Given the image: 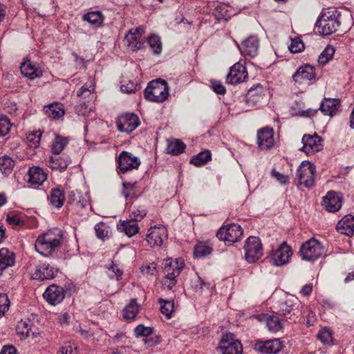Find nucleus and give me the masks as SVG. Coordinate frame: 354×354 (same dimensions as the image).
I'll return each mask as SVG.
<instances>
[{
  "mask_svg": "<svg viewBox=\"0 0 354 354\" xmlns=\"http://www.w3.org/2000/svg\"><path fill=\"white\" fill-rule=\"evenodd\" d=\"M63 240L64 234L62 230L58 227H55L37 237L35 243V248L42 256L48 257L61 246Z\"/></svg>",
  "mask_w": 354,
  "mask_h": 354,
  "instance_id": "f257e3e1",
  "label": "nucleus"
},
{
  "mask_svg": "<svg viewBox=\"0 0 354 354\" xmlns=\"http://www.w3.org/2000/svg\"><path fill=\"white\" fill-rule=\"evenodd\" d=\"M169 86L166 80L158 78L150 81L144 90V97L147 101L161 103L169 95Z\"/></svg>",
  "mask_w": 354,
  "mask_h": 354,
  "instance_id": "f03ea898",
  "label": "nucleus"
},
{
  "mask_svg": "<svg viewBox=\"0 0 354 354\" xmlns=\"http://www.w3.org/2000/svg\"><path fill=\"white\" fill-rule=\"evenodd\" d=\"M292 254V248L286 241H283L277 249L272 250L264 261H268L274 266H282L289 263Z\"/></svg>",
  "mask_w": 354,
  "mask_h": 354,
  "instance_id": "7ed1b4c3",
  "label": "nucleus"
},
{
  "mask_svg": "<svg viewBox=\"0 0 354 354\" xmlns=\"http://www.w3.org/2000/svg\"><path fill=\"white\" fill-rule=\"evenodd\" d=\"M340 22L334 12H324L315 23L319 32L322 35H330L337 30Z\"/></svg>",
  "mask_w": 354,
  "mask_h": 354,
  "instance_id": "20e7f679",
  "label": "nucleus"
},
{
  "mask_svg": "<svg viewBox=\"0 0 354 354\" xmlns=\"http://www.w3.org/2000/svg\"><path fill=\"white\" fill-rule=\"evenodd\" d=\"M243 234V230L239 224L230 223L219 228L216 232V237L223 241L227 245L239 241Z\"/></svg>",
  "mask_w": 354,
  "mask_h": 354,
  "instance_id": "39448f33",
  "label": "nucleus"
},
{
  "mask_svg": "<svg viewBox=\"0 0 354 354\" xmlns=\"http://www.w3.org/2000/svg\"><path fill=\"white\" fill-rule=\"evenodd\" d=\"M323 252V245L315 238H311L305 241L299 250V254L302 259L308 261L317 260L322 255Z\"/></svg>",
  "mask_w": 354,
  "mask_h": 354,
  "instance_id": "423d86ee",
  "label": "nucleus"
},
{
  "mask_svg": "<svg viewBox=\"0 0 354 354\" xmlns=\"http://www.w3.org/2000/svg\"><path fill=\"white\" fill-rule=\"evenodd\" d=\"M218 348L222 354H242L243 346L235 335L232 333H223L219 341Z\"/></svg>",
  "mask_w": 354,
  "mask_h": 354,
  "instance_id": "0eeeda50",
  "label": "nucleus"
},
{
  "mask_svg": "<svg viewBox=\"0 0 354 354\" xmlns=\"http://www.w3.org/2000/svg\"><path fill=\"white\" fill-rule=\"evenodd\" d=\"M245 259L249 263H255L263 255V248L261 239L257 236H249L243 247Z\"/></svg>",
  "mask_w": 354,
  "mask_h": 354,
  "instance_id": "6e6552de",
  "label": "nucleus"
},
{
  "mask_svg": "<svg viewBox=\"0 0 354 354\" xmlns=\"http://www.w3.org/2000/svg\"><path fill=\"white\" fill-rule=\"evenodd\" d=\"M253 349L261 354H278L283 348V342L277 338L257 339L253 342Z\"/></svg>",
  "mask_w": 354,
  "mask_h": 354,
  "instance_id": "1a4fd4ad",
  "label": "nucleus"
},
{
  "mask_svg": "<svg viewBox=\"0 0 354 354\" xmlns=\"http://www.w3.org/2000/svg\"><path fill=\"white\" fill-rule=\"evenodd\" d=\"M315 166L309 161H303L297 169L299 184L310 188L314 186Z\"/></svg>",
  "mask_w": 354,
  "mask_h": 354,
  "instance_id": "9d476101",
  "label": "nucleus"
},
{
  "mask_svg": "<svg viewBox=\"0 0 354 354\" xmlns=\"http://www.w3.org/2000/svg\"><path fill=\"white\" fill-rule=\"evenodd\" d=\"M118 174H125L133 169H138L141 162L138 157L127 151H122L117 158Z\"/></svg>",
  "mask_w": 354,
  "mask_h": 354,
  "instance_id": "9b49d317",
  "label": "nucleus"
},
{
  "mask_svg": "<svg viewBox=\"0 0 354 354\" xmlns=\"http://www.w3.org/2000/svg\"><path fill=\"white\" fill-rule=\"evenodd\" d=\"M140 120L135 113H125L118 117L116 124L119 131L127 133L133 132L139 125Z\"/></svg>",
  "mask_w": 354,
  "mask_h": 354,
  "instance_id": "f8f14e48",
  "label": "nucleus"
},
{
  "mask_svg": "<svg viewBox=\"0 0 354 354\" xmlns=\"http://www.w3.org/2000/svg\"><path fill=\"white\" fill-rule=\"evenodd\" d=\"M245 101L248 105L261 107L266 103V91L259 84L251 87L245 95Z\"/></svg>",
  "mask_w": 354,
  "mask_h": 354,
  "instance_id": "ddd939ff",
  "label": "nucleus"
},
{
  "mask_svg": "<svg viewBox=\"0 0 354 354\" xmlns=\"http://www.w3.org/2000/svg\"><path fill=\"white\" fill-rule=\"evenodd\" d=\"M322 142V138L316 133L313 135L305 134L301 139L303 147L300 150L307 155L314 153L323 149Z\"/></svg>",
  "mask_w": 354,
  "mask_h": 354,
  "instance_id": "4468645a",
  "label": "nucleus"
},
{
  "mask_svg": "<svg viewBox=\"0 0 354 354\" xmlns=\"http://www.w3.org/2000/svg\"><path fill=\"white\" fill-rule=\"evenodd\" d=\"M248 77L246 67L239 62L234 64L230 69L226 77L229 84H236L245 82Z\"/></svg>",
  "mask_w": 354,
  "mask_h": 354,
  "instance_id": "2eb2a0df",
  "label": "nucleus"
},
{
  "mask_svg": "<svg viewBox=\"0 0 354 354\" xmlns=\"http://www.w3.org/2000/svg\"><path fill=\"white\" fill-rule=\"evenodd\" d=\"M257 143L261 150H268L274 145V130L272 127H266L257 132Z\"/></svg>",
  "mask_w": 354,
  "mask_h": 354,
  "instance_id": "dca6fc26",
  "label": "nucleus"
},
{
  "mask_svg": "<svg viewBox=\"0 0 354 354\" xmlns=\"http://www.w3.org/2000/svg\"><path fill=\"white\" fill-rule=\"evenodd\" d=\"M315 68L310 64H304L297 68L292 75V79L295 82L301 83L304 80L314 81L317 80Z\"/></svg>",
  "mask_w": 354,
  "mask_h": 354,
  "instance_id": "f3484780",
  "label": "nucleus"
},
{
  "mask_svg": "<svg viewBox=\"0 0 354 354\" xmlns=\"http://www.w3.org/2000/svg\"><path fill=\"white\" fill-rule=\"evenodd\" d=\"M184 260L182 258H177L173 260L172 258L165 259L163 272L165 276L178 277L184 267Z\"/></svg>",
  "mask_w": 354,
  "mask_h": 354,
  "instance_id": "a211bd4d",
  "label": "nucleus"
},
{
  "mask_svg": "<svg viewBox=\"0 0 354 354\" xmlns=\"http://www.w3.org/2000/svg\"><path fill=\"white\" fill-rule=\"evenodd\" d=\"M259 47V41L257 36L251 35L244 39L241 46H239L242 55L251 57L257 56Z\"/></svg>",
  "mask_w": 354,
  "mask_h": 354,
  "instance_id": "6ab92c4d",
  "label": "nucleus"
},
{
  "mask_svg": "<svg viewBox=\"0 0 354 354\" xmlns=\"http://www.w3.org/2000/svg\"><path fill=\"white\" fill-rule=\"evenodd\" d=\"M341 101L339 98L324 97L322 101L319 109L325 115L333 117L341 111Z\"/></svg>",
  "mask_w": 354,
  "mask_h": 354,
  "instance_id": "aec40b11",
  "label": "nucleus"
},
{
  "mask_svg": "<svg viewBox=\"0 0 354 354\" xmlns=\"http://www.w3.org/2000/svg\"><path fill=\"white\" fill-rule=\"evenodd\" d=\"M44 298L51 305H56L60 303L64 298V288L56 285H51L46 290Z\"/></svg>",
  "mask_w": 354,
  "mask_h": 354,
  "instance_id": "412c9836",
  "label": "nucleus"
},
{
  "mask_svg": "<svg viewBox=\"0 0 354 354\" xmlns=\"http://www.w3.org/2000/svg\"><path fill=\"white\" fill-rule=\"evenodd\" d=\"M54 277L55 272L53 268L46 263L37 265L31 274V277L33 280L39 281L52 279Z\"/></svg>",
  "mask_w": 354,
  "mask_h": 354,
  "instance_id": "4be33fe9",
  "label": "nucleus"
},
{
  "mask_svg": "<svg viewBox=\"0 0 354 354\" xmlns=\"http://www.w3.org/2000/svg\"><path fill=\"white\" fill-rule=\"evenodd\" d=\"M255 317L261 322H265L268 330L272 333H277L283 328L282 320L274 315L261 314Z\"/></svg>",
  "mask_w": 354,
  "mask_h": 354,
  "instance_id": "5701e85b",
  "label": "nucleus"
},
{
  "mask_svg": "<svg viewBox=\"0 0 354 354\" xmlns=\"http://www.w3.org/2000/svg\"><path fill=\"white\" fill-rule=\"evenodd\" d=\"M167 237V230L165 227H154L147 234L146 241L151 247L160 246Z\"/></svg>",
  "mask_w": 354,
  "mask_h": 354,
  "instance_id": "b1692460",
  "label": "nucleus"
},
{
  "mask_svg": "<svg viewBox=\"0 0 354 354\" xmlns=\"http://www.w3.org/2000/svg\"><path fill=\"white\" fill-rule=\"evenodd\" d=\"M322 205L329 212H337L342 207V198L335 191H329L323 197Z\"/></svg>",
  "mask_w": 354,
  "mask_h": 354,
  "instance_id": "393cba45",
  "label": "nucleus"
},
{
  "mask_svg": "<svg viewBox=\"0 0 354 354\" xmlns=\"http://www.w3.org/2000/svg\"><path fill=\"white\" fill-rule=\"evenodd\" d=\"M337 231L340 234L351 236L354 234V216L345 215L337 224Z\"/></svg>",
  "mask_w": 354,
  "mask_h": 354,
  "instance_id": "a878e982",
  "label": "nucleus"
},
{
  "mask_svg": "<svg viewBox=\"0 0 354 354\" xmlns=\"http://www.w3.org/2000/svg\"><path fill=\"white\" fill-rule=\"evenodd\" d=\"M28 182L32 185H41L46 180L47 174L39 167H30L28 171Z\"/></svg>",
  "mask_w": 354,
  "mask_h": 354,
  "instance_id": "bb28decb",
  "label": "nucleus"
},
{
  "mask_svg": "<svg viewBox=\"0 0 354 354\" xmlns=\"http://www.w3.org/2000/svg\"><path fill=\"white\" fill-rule=\"evenodd\" d=\"M137 221L138 218L120 221L117 225V229L120 232H124L129 237H131L139 232Z\"/></svg>",
  "mask_w": 354,
  "mask_h": 354,
  "instance_id": "cd10ccee",
  "label": "nucleus"
},
{
  "mask_svg": "<svg viewBox=\"0 0 354 354\" xmlns=\"http://www.w3.org/2000/svg\"><path fill=\"white\" fill-rule=\"evenodd\" d=\"M46 115L52 119H59L65 114L64 105L60 103H52L44 107Z\"/></svg>",
  "mask_w": 354,
  "mask_h": 354,
  "instance_id": "c85d7f7f",
  "label": "nucleus"
},
{
  "mask_svg": "<svg viewBox=\"0 0 354 354\" xmlns=\"http://www.w3.org/2000/svg\"><path fill=\"white\" fill-rule=\"evenodd\" d=\"M15 262V254L7 248H1L0 250V275L6 268L14 266Z\"/></svg>",
  "mask_w": 354,
  "mask_h": 354,
  "instance_id": "c756f323",
  "label": "nucleus"
},
{
  "mask_svg": "<svg viewBox=\"0 0 354 354\" xmlns=\"http://www.w3.org/2000/svg\"><path fill=\"white\" fill-rule=\"evenodd\" d=\"M21 74L29 78L34 80L42 75L41 71L36 68L35 66L29 60L23 62L20 66Z\"/></svg>",
  "mask_w": 354,
  "mask_h": 354,
  "instance_id": "7c9ffc66",
  "label": "nucleus"
},
{
  "mask_svg": "<svg viewBox=\"0 0 354 354\" xmlns=\"http://www.w3.org/2000/svg\"><path fill=\"white\" fill-rule=\"evenodd\" d=\"M50 204L55 208L59 209L63 206L65 201V193L59 187L53 188L48 197Z\"/></svg>",
  "mask_w": 354,
  "mask_h": 354,
  "instance_id": "2f4dec72",
  "label": "nucleus"
},
{
  "mask_svg": "<svg viewBox=\"0 0 354 354\" xmlns=\"http://www.w3.org/2000/svg\"><path fill=\"white\" fill-rule=\"evenodd\" d=\"M32 327L33 325L30 319H21L16 326V331L18 335L23 337H35L36 335L35 332L32 331Z\"/></svg>",
  "mask_w": 354,
  "mask_h": 354,
  "instance_id": "473e14b6",
  "label": "nucleus"
},
{
  "mask_svg": "<svg viewBox=\"0 0 354 354\" xmlns=\"http://www.w3.org/2000/svg\"><path fill=\"white\" fill-rule=\"evenodd\" d=\"M82 19L88 22L93 26L99 28L102 26L104 17L102 12L100 11H91L84 15Z\"/></svg>",
  "mask_w": 354,
  "mask_h": 354,
  "instance_id": "72a5a7b5",
  "label": "nucleus"
},
{
  "mask_svg": "<svg viewBox=\"0 0 354 354\" xmlns=\"http://www.w3.org/2000/svg\"><path fill=\"white\" fill-rule=\"evenodd\" d=\"M139 307L136 299H131L123 310V317L127 321H132L136 317Z\"/></svg>",
  "mask_w": 354,
  "mask_h": 354,
  "instance_id": "f704fd0d",
  "label": "nucleus"
},
{
  "mask_svg": "<svg viewBox=\"0 0 354 354\" xmlns=\"http://www.w3.org/2000/svg\"><path fill=\"white\" fill-rule=\"evenodd\" d=\"M212 153L209 150H205L198 153L197 155L193 156L189 160L190 164L196 167H201L211 160Z\"/></svg>",
  "mask_w": 354,
  "mask_h": 354,
  "instance_id": "c9c22d12",
  "label": "nucleus"
},
{
  "mask_svg": "<svg viewBox=\"0 0 354 354\" xmlns=\"http://www.w3.org/2000/svg\"><path fill=\"white\" fill-rule=\"evenodd\" d=\"M185 147L186 145L183 141L176 139L173 141L168 142L166 150L167 153L169 154L178 156L184 151Z\"/></svg>",
  "mask_w": 354,
  "mask_h": 354,
  "instance_id": "e433bc0d",
  "label": "nucleus"
},
{
  "mask_svg": "<svg viewBox=\"0 0 354 354\" xmlns=\"http://www.w3.org/2000/svg\"><path fill=\"white\" fill-rule=\"evenodd\" d=\"M294 310V304L292 299H287L285 301L279 304V309L277 313L279 316H283L287 319H291V316H288Z\"/></svg>",
  "mask_w": 354,
  "mask_h": 354,
  "instance_id": "4c0bfd02",
  "label": "nucleus"
},
{
  "mask_svg": "<svg viewBox=\"0 0 354 354\" xmlns=\"http://www.w3.org/2000/svg\"><path fill=\"white\" fill-rule=\"evenodd\" d=\"M47 165L53 170H58L60 172L64 171L66 169V160L59 157H50L46 160Z\"/></svg>",
  "mask_w": 354,
  "mask_h": 354,
  "instance_id": "58836bf2",
  "label": "nucleus"
},
{
  "mask_svg": "<svg viewBox=\"0 0 354 354\" xmlns=\"http://www.w3.org/2000/svg\"><path fill=\"white\" fill-rule=\"evenodd\" d=\"M147 43L153 53L159 55L162 52V42L160 37L157 35H151L147 39Z\"/></svg>",
  "mask_w": 354,
  "mask_h": 354,
  "instance_id": "ea45409f",
  "label": "nucleus"
},
{
  "mask_svg": "<svg viewBox=\"0 0 354 354\" xmlns=\"http://www.w3.org/2000/svg\"><path fill=\"white\" fill-rule=\"evenodd\" d=\"M93 103L80 100L75 106V111L78 115L88 116L93 111Z\"/></svg>",
  "mask_w": 354,
  "mask_h": 354,
  "instance_id": "a19ab883",
  "label": "nucleus"
},
{
  "mask_svg": "<svg viewBox=\"0 0 354 354\" xmlns=\"http://www.w3.org/2000/svg\"><path fill=\"white\" fill-rule=\"evenodd\" d=\"M158 303L160 305V310L161 313L163 314L167 319H170L172 317V313H174V301H167L160 298L158 299Z\"/></svg>",
  "mask_w": 354,
  "mask_h": 354,
  "instance_id": "79ce46f5",
  "label": "nucleus"
},
{
  "mask_svg": "<svg viewBox=\"0 0 354 354\" xmlns=\"http://www.w3.org/2000/svg\"><path fill=\"white\" fill-rule=\"evenodd\" d=\"M66 145V138L59 135H55L51 145V151L53 154L58 155L64 150Z\"/></svg>",
  "mask_w": 354,
  "mask_h": 354,
  "instance_id": "37998d69",
  "label": "nucleus"
},
{
  "mask_svg": "<svg viewBox=\"0 0 354 354\" xmlns=\"http://www.w3.org/2000/svg\"><path fill=\"white\" fill-rule=\"evenodd\" d=\"M212 248L205 243H199L194 247V256L196 258H204L209 254Z\"/></svg>",
  "mask_w": 354,
  "mask_h": 354,
  "instance_id": "c03bdc74",
  "label": "nucleus"
},
{
  "mask_svg": "<svg viewBox=\"0 0 354 354\" xmlns=\"http://www.w3.org/2000/svg\"><path fill=\"white\" fill-rule=\"evenodd\" d=\"M141 89V84L139 83H134L131 80L125 81L122 80L121 82L120 90L122 92L131 94L134 93L137 91Z\"/></svg>",
  "mask_w": 354,
  "mask_h": 354,
  "instance_id": "a18cd8bd",
  "label": "nucleus"
},
{
  "mask_svg": "<svg viewBox=\"0 0 354 354\" xmlns=\"http://www.w3.org/2000/svg\"><path fill=\"white\" fill-rule=\"evenodd\" d=\"M334 53L335 48L332 46L328 45L319 56V64L322 66L326 65L333 59Z\"/></svg>",
  "mask_w": 354,
  "mask_h": 354,
  "instance_id": "49530a36",
  "label": "nucleus"
},
{
  "mask_svg": "<svg viewBox=\"0 0 354 354\" xmlns=\"http://www.w3.org/2000/svg\"><path fill=\"white\" fill-rule=\"evenodd\" d=\"M86 201L82 200L80 192L72 191L68 196V204L75 205L78 207L83 208L85 205Z\"/></svg>",
  "mask_w": 354,
  "mask_h": 354,
  "instance_id": "de8ad7c7",
  "label": "nucleus"
},
{
  "mask_svg": "<svg viewBox=\"0 0 354 354\" xmlns=\"http://www.w3.org/2000/svg\"><path fill=\"white\" fill-rule=\"evenodd\" d=\"M153 328L145 326L143 324L138 325L133 330L134 335L136 337L151 336L153 334Z\"/></svg>",
  "mask_w": 354,
  "mask_h": 354,
  "instance_id": "09e8293b",
  "label": "nucleus"
},
{
  "mask_svg": "<svg viewBox=\"0 0 354 354\" xmlns=\"http://www.w3.org/2000/svg\"><path fill=\"white\" fill-rule=\"evenodd\" d=\"M14 161L11 158L4 156L0 158V171L2 173H9L14 167Z\"/></svg>",
  "mask_w": 354,
  "mask_h": 354,
  "instance_id": "8fccbe9b",
  "label": "nucleus"
},
{
  "mask_svg": "<svg viewBox=\"0 0 354 354\" xmlns=\"http://www.w3.org/2000/svg\"><path fill=\"white\" fill-rule=\"evenodd\" d=\"M41 133L35 131L29 133L26 138L27 144L30 148H37L39 146Z\"/></svg>",
  "mask_w": 354,
  "mask_h": 354,
  "instance_id": "3c124183",
  "label": "nucleus"
},
{
  "mask_svg": "<svg viewBox=\"0 0 354 354\" xmlns=\"http://www.w3.org/2000/svg\"><path fill=\"white\" fill-rule=\"evenodd\" d=\"M144 32L145 30L141 26L137 27L136 28H131L125 35V39L127 41L140 40L141 37Z\"/></svg>",
  "mask_w": 354,
  "mask_h": 354,
  "instance_id": "603ef678",
  "label": "nucleus"
},
{
  "mask_svg": "<svg viewBox=\"0 0 354 354\" xmlns=\"http://www.w3.org/2000/svg\"><path fill=\"white\" fill-rule=\"evenodd\" d=\"M12 124L9 118L6 116L1 115H0V137H3L7 135L11 127Z\"/></svg>",
  "mask_w": 354,
  "mask_h": 354,
  "instance_id": "864d4df0",
  "label": "nucleus"
},
{
  "mask_svg": "<svg viewBox=\"0 0 354 354\" xmlns=\"http://www.w3.org/2000/svg\"><path fill=\"white\" fill-rule=\"evenodd\" d=\"M318 339L326 345H330L333 342L331 332L328 329H323L317 334Z\"/></svg>",
  "mask_w": 354,
  "mask_h": 354,
  "instance_id": "5fc2aeb1",
  "label": "nucleus"
},
{
  "mask_svg": "<svg viewBox=\"0 0 354 354\" xmlns=\"http://www.w3.org/2000/svg\"><path fill=\"white\" fill-rule=\"evenodd\" d=\"M289 50L292 53H300L304 49V44L303 41L299 38L295 37L292 39L290 46L288 47Z\"/></svg>",
  "mask_w": 354,
  "mask_h": 354,
  "instance_id": "6e6d98bb",
  "label": "nucleus"
},
{
  "mask_svg": "<svg viewBox=\"0 0 354 354\" xmlns=\"http://www.w3.org/2000/svg\"><path fill=\"white\" fill-rule=\"evenodd\" d=\"M227 12L228 10L225 6L219 5L215 8L214 15L218 19H224L227 21L230 18V15Z\"/></svg>",
  "mask_w": 354,
  "mask_h": 354,
  "instance_id": "4d7b16f0",
  "label": "nucleus"
},
{
  "mask_svg": "<svg viewBox=\"0 0 354 354\" xmlns=\"http://www.w3.org/2000/svg\"><path fill=\"white\" fill-rule=\"evenodd\" d=\"M109 270L113 272V274L109 275V279H115L116 281H120L122 279L123 271L122 270L120 269L118 266L114 263L113 261H112V263L109 268Z\"/></svg>",
  "mask_w": 354,
  "mask_h": 354,
  "instance_id": "13d9d810",
  "label": "nucleus"
},
{
  "mask_svg": "<svg viewBox=\"0 0 354 354\" xmlns=\"http://www.w3.org/2000/svg\"><path fill=\"white\" fill-rule=\"evenodd\" d=\"M210 87L214 93L218 95H224L226 93L225 87L218 80H210Z\"/></svg>",
  "mask_w": 354,
  "mask_h": 354,
  "instance_id": "bf43d9fd",
  "label": "nucleus"
},
{
  "mask_svg": "<svg viewBox=\"0 0 354 354\" xmlns=\"http://www.w3.org/2000/svg\"><path fill=\"white\" fill-rule=\"evenodd\" d=\"M10 300L6 294H0V317L9 309Z\"/></svg>",
  "mask_w": 354,
  "mask_h": 354,
  "instance_id": "052dcab7",
  "label": "nucleus"
},
{
  "mask_svg": "<svg viewBox=\"0 0 354 354\" xmlns=\"http://www.w3.org/2000/svg\"><path fill=\"white\" fill-rule=\"evenodd\" d=\"M176 278L177 277L165 276L161 281L162 287L169 290H171L177 283Z\"/></svg>",
  "mask_w": 354,
  "mask_h": 354,
  "instance_id": "680f3d73",
  "label": "nucleus"
},
{
  "mask_svg": "<svg viewBox=\"0 0 354 354\" xmlns=\"http://www.w3.org/2000/svg\"><path fill=\"white\" fill-rule=\"evenodd\" d=\"M144 344L146 346L147 348L149 347H153L158 344H159L161 342V339L159 335H154L152 336V335L149 337H147V338H145L143 339Z\"/></svg>",
  "mask_w": 354,
  "mask_h": 354,
  "instance_id": "e2e57ef3",
  "label": "nucleus"
},
{
  "mask_svg": "<svg viewBox=\"0 0 354 354\" xmlns=\"http://www.w3.org/2000/svg\"><path fill=\"white\" fill-rule=\"evenodd\" d=\"M271 175L272 177L276 178V180L283 185H288L289 183V177L287 175H284L281 174L280 172L272 169L271 171Z\"/></svg>",
  "mask_w": 354,
  "mask_h": 354,
  "instance_id": "0e129e2a",
  "label": "nucleus"
},
{
  "mask_svg": "<svg viewBox=\"0 0 354 354\" xmlns=\"http://www.w3.org/2000/svg\"><path fill=\"white\" fill-rule=\"evenodd\" d=\"M95 230L97 237L100 239L103 240L108 235V230L102 223H97L95 225Z\"/></svg>",
  "mask_w": 354,
  "mask_h": 354,
  "instance_id": "69168bd1",
  "label": "nucleus"
},
{
  "mask_svg": "<svg viewBox=\"0 0 354 354\" xmlns=\"http://www.w3.org/2000/svg\"><path fill=\"white\" fill-rule=\"evenodd\" d=\"M7 222L15 226H21L24 225V222L20 217L17 215L8 214L6 218Z\"/></svg>",
  "mask_w": 354,
  "mask_h": 354,
  "instance_id": "338daca9",
  "label": "nucleus"
},
{
  "mask_svg": "<svg viewBox=\"0 0 354 354\" xmlns=\"http://www.w3.org/2000/svg\"><path fill=\"white\" fill-rule=\"evenodd\" d=\"M77 95L82 99H86L90 97L91 95V91L86 84H84L78 90Z\"/></svg>",
  "mask_w": 354,
  "mask_h": 354,
  "instance_id": "774afa93",
  "label": "nucleus"
}]
</instances>
